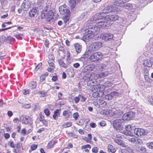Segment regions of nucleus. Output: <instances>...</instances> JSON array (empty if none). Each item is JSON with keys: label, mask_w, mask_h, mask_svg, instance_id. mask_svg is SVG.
Segmentation results:
<instances>
[{"label": "nucleus", "mask_w": 153, "mask_h": 153, "mask_svg": "<svg viewBox=\"0 0 153 153\" xmlns=\"http://www.w3.org/2000/svg\"><path fill=\"white\" fill-rule=\"evenodd\" d=\"M106 16V12H104L97 13L92 16L91 21L96 24L94 27V30L95 32L99 31L100 28H107L110 25Z\"/></svg>", "instance_id": "obj_1"}, {"label": "nucleus", "mask_w": 153, "mask_h": 153, "mask_svg": "<svg viewBox=\"0 0 153 153\" xmlns=\"http://www.w3.org/2000/svg\"><path fill=\"white\" fill-rule=\"evenodd\" d=\"M92 52L88 51L85 52L83 55L84 57L88 58L89 60L92 62L98 61L102 58L103 55L101 52Z\"/></svg>", "instance_id": "obj_2"}, {"label": "nucleus", "mask_w": 153, "mask_h": 153, "mask_svg": "<svg viewBox=\"0 0 153 153\" xmlns=\"http://www.w3.org/2000/svg\"><path fill=\"white\" fill-rule=\"evenodd\" d=\"M116 7L112 6H108L106 7V9L108 10V12H106V14L110 13H112L115 12L116 10ZM106 19H107L108 21L109 22L111 21H115L119 20L120 17L116 15L109 14L107 15L106 14Z\"/></svg>", "instance_id": "obj_3"}, {"label": "nucleus", "mask_w": 153, "mask_h": 153, "mask_svg": "<svg viewBox=\"0 0 153 153\" xmlns=\"http://www.w3.org/2000/svg\"><path fill=\"white\" fill-rule=\"evenodd\" d=\"M53 15L52 10H50L48 11L47 10H45L42 11L41 17L42 19L46 18L47 20L49 22L53 18Z\"/></svg>", "instance_id": "obj_4"}, {"label": "nucleus", "mask_w": 153, "mask_h": 153, "mask_svg": "<svg viewBox=\"0 0 153 153\" xmlns=\"http://www.w3.org/2000/svg\"><path fill=\"white\" fill-rule=\"evenodd\" d=\"M102 46L101 42H97L92 43L89 46V51L94 52L99 49Z\"/></svg>", "instance_id": "obj_5"}, {"label": "nucleus", "mask_w": 153, "mask_h": 153, "mask_svg": "<svg viewBox=\"0 0 153 153\" xmlns=\"http://www.w3.org/2000/svg\"><path fill=\"white\" fill-rule=\"evenodd\" d=\"M124 121L120 119H116L113 121V127L117 130H121L123 128Z\"/></svg>", "instance_id": "obj_6"}, {"label": "nucleus", "mask_w": 153, "mask_h": 153, "mask_svg": "<svg viewBox=\"0 0 153 153\" xmlns=\"http://www.w3.org/2000/svg\"><path fill=\"white\" fill-rule=\"evenodd\" d=\"M123 137L120 134H117L116 135L115 141L119 145L123 147H126L127 146V144L126 143L123 141Z\"/></svg>", "instance_id": "obj_7"}, {"label": "nucleus", "mask_w": 153, "mask_h": 153, "mask_svg": "<svg viewBox=\"0 0 153 153\" xmlns=\"http://www.w3.org/2000/svg\"><path fill=\"white\" fill-rule=\"evenodd\" d=\"M20 120L22 123L25 124H32V122L30 118L28 116L22 115L20 117Z\"/></svg>", "instance_id": "obj_8"}, {"label": "nucleus", "mask_w": 153, "mask_h": 153, "mask_svg": "<svg viewBox=\"0 0 153 153\" xmlns=\"http://www.w3.org/2000/svg\"><path fill=\"white\" fill-rule=\"evenodd\" d=\"M32 3L29 0H24L22 4V7L25 11H27L31 7Z\"/></svg>", "instance_id": "obj_9"}, {"label": "nucleus", "mask_w": 153, "mask_h": 153, "mask_svg": "<svg viewBox=\"0 0 153 153\" xmlns=\"http://www.w3.org/2000/svg\"><path fill=\"white\" fill-rule=\"evenodd\" d=\"M134 133L136 135L138 136H141L146 134V132L144 129L140 128H135L134 130Z\"/></svg>", "instance_id": "obj_10"}, {"label": "nucleus", "mask_w": 153, "mask_h": 153, "mask_svg": "<svg viewBox=\"0 0 153 153\" xmlns=\"http://www.w3.org/2000/svg\"><path fill=\"white\" fill-rule=\"evenodd\" d=\"M99 102L100 104L104 107L106 105V102L109 100V96H100Z\"/></svg>", "instance_id": "obj_11"}, {"label": "nucleus", "mask_w": 153, "mask_h": 153, "mask_svg": "<svg viewBox=\"0 0 153 153\" xmlns=\"http://www.w3.org/2000/svg\"><path fill=\"white\" fill-rule=\"evenodd\" d=\"M100 37L105 41H109L112 39L113 35L110 33H105L101 35Z\"/></svg>", "instance_id": "obj_12"}, {"label": "nucleus", "mask_w": 153, "mask_h": 153, "mask_svg": "<svg viewBox=\"0 0 153 153\" xmlns=\"http://www.w3.org/2000/svg\"><path fill=\"white\" fill-rule=\"evenodd\" d=\"M94 76L95 74L94 73H89L83 76L82 78L83 80L87 81H92L93 80L95 79L94 77Z\"/></svg>", "instance_id": "obj_13"}, {"label": "nucleus", "mask_w": 153, "mask_h": 153, "mask_svg": "<svg viewBox=\"0 0 153 153\" xmlns=\"http://www.w3.org/2000/svg\"><path fill=\"white\" fill-rule=\"evenodd\" d=\"M66 63H65L63 60L61 59H59L58 60V62L60 66L64 68H68L71 64L70 62L66 61Z\"/></svg>", "instance_id": "obj_14"}, {"label": "nucleus", "mask_w": 153, "mask_h": 153, "mask_svg": "<svg viewBox=\"0 0 153 153\" xmlns=\"http://www.w3.org/2000/svg\"><path fill=\"white\" fill-rule=\"evenodd\" d=\"M59 9V12L62 15H70V12L69 10L66 8V7L60 6Z\"/></svg>", "instance_id": "obj_15"}, {"label": "nucleus", "mask_w": 153, "mask_h": 153, "mask_svg": "<svg viewBox=\"0 0 153 153\" xmlns=\"http://www.w3.org/2000/svg\"><path fill=\"white\" fill-rule=\"evenodd\" d=\"M90 28H91L92 29H93V31L91 30V33H88L83 36V39H85L86 41L92 38L94 36L93 32H95L94 31V28H93V27H90Z\"/></svg>", "instance_id": "obj_16"}, {"label": "nucleus", "mask_w": 153, "mask_h": 153, "mask_svg": "<svg viewBox=\"0 0 153 153\" xmlns=\"http://www.w3.org/2000/svg\"><path fill=\"white\" fill-rule=\"evenodd\" d=\"M132 130L131 126L130 125L126 126L125 127V130L123 131L125 134L131 136L132 134L131 131Z\"/></svg>", "instance_id": "obj_17"}, {"label": "nucleus", "mask_w": 153, "mask_h": 153, "mask_svg": "<svg viewBox=\"0 0 153 153\" xmlns=\"http://www.w3.org/2000/svg\"><path fill=\"white\" fill-rule=\"evenodd\" d=\"M54 61H48L49 67L48 68L47 70L49 72H53L55 68V65L54 63Z\"/></svg>", "instance_id": "obj_18"}, {"label": "nucleus", "mask_w": 153, "mask_h": 153, "mask_svg": "<svg viewBox=\"0 0 153 153\" xmlns=\"http://www.w3.org/2000/svg\"><path fill=\"white\" fill-rule=\"evenodd\" d=\"M91 93H92V96H99V94L98 93V89L97 87V85H93L91 89Z\"/></svg>", "instance_id": "obj_19"}, {"label": "nucleus", "mask_w": 153, "mask_h": 153, "mask_svg": "<svg viewBox=\"0 0 153 153\" xmlns=\"http://www.w3.org/2000/svg\"><path fill=\"white\" fill-rule=\"evenodd\" d=\"M37 12V8L34 7L29 12V14L30 17H33L34 16Z\"/></svg>", "instance_id": "obj_20"}, {"label": "nucleus", "mask_w": 153, "mask_h": 153, "mask_svg": "<svg viewBox=\"0 0 153 153\" xmlns=\"http://www.w3.org/2000/svg\"><path fill=\"white\" fill-rule=\"evenodd\" d=\"M61 109H57L55 110L53 112V117L54 120L57 119L60 114Z\"/></svg>", "instance_id": "obj_21"}, {"label": "nucleus", "mask_w": 153, "mask_h": 153, "mask_svg": "<svg viewBox=\"0 0 153 153\" xmlns=\"http://www.w3.org/2000/svg\"><path fill=\"white\" fill-rule=\"evenodd\" d=\"M69 5L71 10L74 9L76 4V0H69Z\"/></svg>", "instance_id": "obj_22"}, {"label": "nucleus", "mask_w": 153, "mask_h": 153, "mask_svg": "<svg viewBox=\"0 0 153 153\" xmlns=\"http://www.w3.org/2000/svg\"><path fill=\"white\" fill-rule=\"evenodd\" d=\"M56 143L57 142H56L54 140L52 139L48 143L47 145V148L48 149H51L53 148Z\"/></svg>", "instance_id": "obj_23"}, {"label": "nucleus", "mask_w": 153, "mask_h": 153, "mask_svg": "<svg viewBox=\"0 0 153 153\" xmlns=\"http://www.w3.org/2000/svg\"><path fill=\"white\" fill-rule=\"evenodd\" d=\"M130 0H115L114 4L116 6H120L124 3L128 2Z\"/></svg>", "instance_id": "obj_24"}, {"label": "nucleus", "mask_w": 153, "mask_h": 153, "mask_svg": "<svg viewBox=\"0 0 153 153\" xmlns=\"http://www.w3.org/2000/svg\"><path fill=\"white\" fill-rule=\"evenodd\" d=\"M74 46L77 54L80 53L82 50V46L78 43H76L74 44Z\"/></svg>", "instance_id": "obj_25"}, {"label": "nucleus", "mask_w": 153, "mask_h": 153, "mask_svg": "<svg viewBox=\"0 0 153 153\" xmlns=\"http://www.w3.org/2000/svg\"><path fill=\"white\" fill-rule=\"evenodd\" d=\"M71 112L69 110H65L62 113V115L65 117V119H68L71 116Z\"/></svg>", "instance_id": "obj_26"}, {"label": "nucleus", "mask_w": 153, "mask_h": 153, "mask_svg": "<svg viewBox=\"0 0 153 153\" xmlns=\"http://www.w3.org/2000/svg\"><path fill=\"white\" fill-rule=\"evenodd\" d=\"M123 114V111L120 110H116L114 111V115L116 118L120 117Z\"/></svg>", "instance_id": "obj_27"}, {"label": "nucleus", "mask_w": 153, "mask_h": 153, "mask_svg": "<svg viewBox=\"0 0 153 153\" xmlns=\"http://www.w3.org/2000/svg\"><path fill=\"white\" fill-rule=\"evenodd\" d=\"M108 151V152H111L114 153L116 151V148L111 145H108L107 147Z\"/></svg>", "instance_id": "obj_28"}, {"label": "nucleus", "mask_w": 153, "mask_h": 153, "mask_svg": "<svg viewBox=\"0 0 153 153\" xmlns=\"http://www.w3.org/2000/svg\"><path fill=\"white\" fill-rule=\"evenodd\" d=\"M37 83L36 81H31L28 84V87L31 89H34L36 87Z\"/></svg>", "instance_id": "obj_29"}, {"label": "nucleus", "mask_w": 153, "mask_h": 153, "mask_svg": "<svg viewBox=\"0 0 153 153\" xmlns=\"http://www.w3.org/2000/svg\"><path fill=\"white\" fill-rule=\"evenodd\" d=\"M71 54L70 51H69L67 50L65 53V56H66V61H68L71 63L72 61V60L71 58Z\"/></svg>", "instance_id": "obj_30"}, {"label": "nucleus", "mask_w": 153, "mask_h": 153, "mask_svg": "<svg viewBox=\"0 0 153 153\" xmlns=\"http://www.w3.org/2000/svg\"><path fill=\"white\" fill-rule=\"evenodd\" d=\"M91 148V146L89 144H88L85 145H82L81 147V149H84V151L85 152L88 153L89 152V150L87 148H89L90 149Z\"/></svg>", "instance_id": "obj_31"}, {"label": "nucleus", "mask_w": 153, "mask_h": 153, "mask_svg": "<svg viewBox=\"0 0 153 153\" xmlns=\"http://www.w3.org/2000/svg\"><path fill=\"white\" fill-rule=\"evenodd\" d=\"M109 74L107 71L102 72L98 74V76L99 78H102L107 76Z\"/></svg>", "instance_id": "obj_32"}, {"label": "nucleus", "mask_w": 153, "mask_h": 153, "mask_svg": "<svg viewBox=\"0 0 153 153\" xmlns=\"http://www.w3.org/2000/svg\"><path fill=\"white\" fill-rule=\"evenodd\" d=\"M137 137L135 136L131 137H128L126 139L130 142L132 143H135L137 140Z\"/></svg>", "instance_id": "obj_33"}, {"label": "nucleus", "mask_w": 153, "mask_h": 153, "mask_svg": "<svg viewBox=\"0 0 153 153\" xmlns=\"http://www.w3.org/2000/svg\"><path fill=\"white\" fill-rule=\"evenodd\" d=\"M131 118V114H130V113H128L124 114L123 117V120H130Z\"/></svg>", "instance_id": "obj_34"}, {"label": "nucleus", "mask_w": 153, "mask_h": 153, "mask_svg": "<svg viewBox=\"0 0 153 153\" xmlns=\"http://www.w3.org/2000/svg\"><path fill=\"white\" fill-rule=\"evenodd\" d=\"M97 88L98 91H102L105 89V86L103 85H97Z\"/></svg>", "instance_id": "obj_35"}, {"label": "nucleus", "mask_w": 153, "mask_h": 153, "mask_svg": "<svg viewBox=\"0 0 153 153\" xmlns=\"http://www.w3.org/2000/svg\"><path fill=\"white\" fill-rule=\"evenodd\" d=\"M37 145L33 144L30 147V149L29 150V152L30 153L32 151L36 150L37 148Z\"/></svg>", "instance_id": "obj_36"}, {"label": "nucleus", "mask_w": 153, "mask_h": 153, "mask_svg": "<svg viewBox=\"0 0 153 153\" xmlns=\"http://www.w3.org/2000/svg\"><path fill=\"white\" fill-rule=\"evenodd\" d=\"M48 61H54V55L51 54L48 55Z\"/></svg>", "instance_id": "obj_37"}, {"label": "nucleus", "mask_w": 153, "mask_h": 153, "mask_svg": "<svg viewBox=\"0 0 153 153\" xmlns=\"http://www.w3.org/2000/svg\"><path fill=\"white\" fill-rule=\"evenodd\" d=\"M70 15H66L65 16L63 17V19L65 23H67L69 21Z\"/></svg>", "instance_id": "obj_38"}, {"label": "nucleus", "mask_w": 153, "mask_h": 153, "mask_svg": "<svg viewBox=\"0 0 153 153\" xmlns=\"http://www.w3.org/2000/svg\"><path fill=\"white\" fill-rule=\"evenodd\" d=\"M72 123L71 122H68L63 124V126L65 128H67L70 127L72 126Z\"/></svg>", "instance_id": "obj_39"}, {"label": "nucleus", "mask_w": 153, "mask_h": 153, "mask_svg": "<svg viewBox=\"0 0 153 153\" xmlns=\"http://www.w3.org/2000/svg\"><path fill=\"white\" fill-rule=\"evenodd\" d=\"M73 118L75 120H77L79 117V115L78 113L76 112L73 114Z\"/></svg>", "instance_id": "obj_40"}, {"label": "nucleus", "mask_w": 153, "mask_h": 153, "mask_svg": "<svg viewBox=\"0 0 153 153\" xmlns=\"http://www.w3.org/2000/svg\"><path fill=\"white\" fill-rule=\"evenodd\" d=\"M30 89H24L22 90V92L23 94L24 95H26L27 94H28L30 92Z\"/></svg>", "instance_id": "obj_41"}, {"label": "nucleus", "mask_w": 153, "mask_h": 153, "mask_svg": "<svg viewBox=\"0 0 153 153\" xmlns=\"http://www.w3.org/2000/svg\"><path fill=\"white\" fill-rule=\"evenodd\" d=\"M44 112L47 116H49L50 115V112L48 109H46L44 110Z\"/></svg>", "instance_id": "obj_42"}, {"label": "nucleus", "mask_w": 153, "mask_h": 153, "mask_svg": "<svg viewBox=\"0 0 153 153\" xmlns=\"http://www.w3.org/2000/svg\"><path fill=\"white\" fill-rule=\"evenodd\" d=\"M31 107V105L30 104H25L23 105L22 106V108H29Z\"/></svg>", "instance_id": "obj_43"}, {"label": "nucleus", "mask_w": 153, "mask_h": 153, "mask_svg": "<svg viewBox=\"0 0 153 153\" xmlns=\"http://www.w3.org/2000/svg\"><path fill=\"white\" fill-rule=\"evenodd\" d=\"M147 145L149 149H153V142L147 143Z\"/></svg>", "instance_id": "obj_44"}, {"label": "nucleus", "mask_w": 153, "mask_h": 153, "mask_svg": "<svg viewBox=\"0 0 153 153\" xmlns=\"http://www.w3.org/2000/svg\"><path fill=\"white\" fill-rule=\"evenodd\" d=\"M148 101L152 104L153 103V96H149L148 98Z\"/></svg>", "instance_id": "obj_45"}, {"label": "nucleus", "mask_w": 153, "mask_h": 153, "mask_svg": "<svg viewBox=\"0 0 153 153\" xmlns=\"http://www.w3.org/2000/svg\"><path fill=\"white\" fill-rule=\"evenodd\" d=\"M99 124L102 126H104L106 125L105 121L104 120H102L99 123Z\"/></svg>", "instance_id": "obj_46"}, {"label": "nucleus", "mask_w": 153, "mask_h": 153, "mask_svg": "<svg viewBox=\"0 0 153 153\" xmlns=\"http://www.w3.org/2000/svg\"><path fill=\"white\" fill-rule=\"evenodd\" d=\"M92 150L93 152L96 153L98 151V149L97 147H94L92 149Z\"/></svg>", "instance_id": "obj_47"}, {"label": "nucleus", "mask_w": 153, "mask_h": 153, "mask_svg": "<svg viewBox=\"0 0 153 153\" xmlns=\"http://www.w3.org/2000/svg\"><path fill=\"white\" fill-rule=\"evenodd\" d=\"M42 122V123L43 124V125L45 126H47L48 125V122L45 119L42 121H41Z\"/></svg>", "instance_id": "obj_48"}, {"label": "nucleus", "mask_w": 153, "mask_h": 153, "mask_svg": "<svg viewBox=\"0 0 153 153\" xmlns=\"http://www.w3.org/2000/svg\"><path fill=\"white\" fill-rule=\"evenodd\" d=\"M40 117L39 118V120L40 121H42V120L45 119V116L43 115H42V113H40L39 114Z\"/></svg>", "instance_id": "obj_49"}, {"label": "nucleus", "mask_w": 153, "mask_h": 153, "mask_svg": "<svg viewBox=\"0 0 153 153\" xmlns=\"http://www.w3.org/2000/svg\"><path fill=\"white\" fill-rule=\"evenodd\" d=\"M4 138L6 139H8L10 137V135L8 133H4Z\"/></svg>", "instance_id": "obj_50"}, {"label": "nucleus", "mask_w": 153, "mask_h": 153, "mask_svg": "<svg viewBox=\"0 0 153 153\" xmlns=\"http://www.w3.org/2000/svg\"><path fill=\"white\" fill-rule=\"evenodd\" d=\"M7 114L8 116L9 117H10L13 115V113L12 112V111H7Z\"/></svg>", "instance_id": "obj_51"}, {"label": "nucleus", "mask_w": 153, "mask_h": 153, "mask_svg": "<svg viewBox=\"0 0 153 153\" xmlns=\"http://www.w3.org/2000/svg\"><path fill=\"white\" fill-rule=\"evenodd\" d=\"M126 7V9L129 8L130 7H132V4L129 3H127L125 4L124 6Z\"/></svg>", "instance_id": "obj_52"}, {"label": "nucleus", "mask_w": 153, "mask_h": 153, "mask_svg": "<svg viewBox=\"0 0 153 153\" xmlns=\"http://www.w3.org/2000/svg\"><path fill=\"white\" fill-rule=\"evenodd\" d=\"M22 35V34H18L15 35L14 36L17 39H22L21 36Z\"/></svg>", "instance_id": "obj_53"}, {"label": "nucleus", "mask_w": 153, "mask_h": 153, "mask_svg": "<svg viewBox=\"0 0 153 153\" xmlns=\"http://www.w3.org/2000/svg\"><path fill=\"white\" fill-rule=\"evenodd\" d=\"M21 133L23 134V135H25L27 133L25 129H22L21 130Z\"/></svg>", "instance_id": "obj_54"}, {"label": "nucleus", "mask_w": 153, "mask_h": 153, "mask_svg": "<svg viewBox=\"0 0 153 153\" xmlns=\"http://www.w3.org/2000/svg\"><path fill=\"white\" fill-rule=\"evenodd\" d=\"M45 79V77L43 75H41L40 77V82H42L44 81Z\"/></svg>", "instance_id": "obj_55"}, {"label": "nucleus", "mask_w": 153, "mask_h": 153, "mask_svg": "<svg viewBox=\"0 0 153 153\" xmlns=\"http://www.w3.org/2000/svg\"><path fill=\"white\" fill-rule=\"evenodd\" d=\"M74 100L75 102L76 103H77L78 102H79V97H76L74 98Z\"/></svg>", "instance_id": "obj_56"}, {"label": "nucleus", "mask_w": 153, "mask_h": 153, "mask_svg": "<svg viewBox=\"0 0 153 153\" xmlns=\"http://www.w3.org/2000/svg\"><path fill=\"white\" fill-rule=\"evenodd\" d=\"M90 126L92 128H95L97 126L96 124L94 123H90Z\"/></svg>", "instance_id": "obj_57"}, {"label": "nucleus", "mask_w": 153, "mask_h": 153, "mask_svg": "<svg viewBox=\"0 0 153 153\" xmlns=\"http://www.w3.org/2000/svg\"><path fill=\"white\" fill-rule=\"evenodd\" d=\"M38 93L39 94L42 95V96H45L46 94V92L43 91H41L39 92Z\"/></svg>", "instance_id": "obj_58"}, {"label": "nucleus", "mask_w": 153, "mask_h": 153, "mask_svg": "<svg viewBox=\"0 0 153 153\" xmlns=\"http://www.w3.org/2000/svg\"><path fill=\"white\" fill-rule=\"evenodd\" d=\"M58 79L57 76H53L52 79V80L53 82H55Z\"/></svg>", "instance_id": "obj_59"}, {"label": "nucleus", "mask_w": 153, "mask_h": 153, "mask_svg": "<svg viewBox=\"0 0 153 153\" xmlns=\"http://www.w3.org/2000/svg\"><path fill=\"white\" fill-rule=\"evenodd\" d=\"M45 130V128H42L38 130L37 131L38 133H40L42 131H44Z\"/></svg>", "instance_id": "obj_60"}, {"label": "nucleus", "mask_w": 153, "mask_h": 153, "mask_svg": "<svg viewBox=\"0 0 153 153\" xmlns=\"http://www.w3.org/2000/svg\"><path fill=\"white\" fill-rule=\"evenodd\" d=\"M73 145L71 143H69L67 146V148L68 149H69V148H73Z\"/></svg>", "instance_id": "obj_61"}, {"label": "nucleus", "mask_w": 153, "mask_h": 153, "mask_svg": "<svg viewBox=\"0 0 153 153\" xmlns=\"http://www.w3.org/2000/svg\"><path fill=\"white\" fill-rule=\"evenodd\" d=\"M73 66L75 68H77L80 66V64L78 63H76L74 64Z\"/></svg>", "instance_id": "obj_62"}, {"label": "nucleus", "mask_w": 153, "mask_h": 153, "mask_svg": "<svg viewBox=\"0 0 153 153\" xmlns=\"http://www.w3.org/2000/svg\"><path fill=\"white\" fill-rule=\"evenodd\" d=\"M42 62H40L39 64H38V65H37L36 67V69H39L40 67L42 65Z\"/></svg>", "instance_id": "obj_63"}, {"label": "nucleus", "mask_w": 153, "mask_h": 153, "mask_svg": "<svg viewBox=\"0 0 153 153\" xmlns=\"http://www.w3.org/2000/svg\"><path fill=\"white\" fill-rule=\"evenodd\" d=\"M13 121L14 123H17L19 121V119L18 118H15L13 119Z\"/></svg>", "instance_id": "obj_64"}]
</instances>
